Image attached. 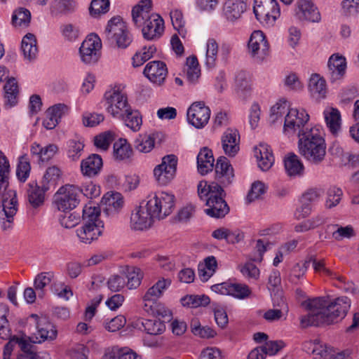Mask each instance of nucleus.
Listing matches in <instances>:
<instances>
[{"label":"nucleus","instance_id":"nucleus-4","mask_svg":"<svg viewBox=\"0 0 359 359\" xmlns=\"http://www.w3.org/2000/svg\"><path fill=\"white\" fill-rule=\"evenodd\" d=\"M287 111L283 126V133L285 135L290 136L297 133L299 137V135L311 129V127L307 125L310 116L306 111L304 109H287L286 101H283V103H277L271 107L272 121H278L279 117H281Z\"/></svg>","mask_w":359,"mask_h":359},{"label":"nucleus","instance_id":"nucleus-57","mask_svg":"<svg viewBox=\"0 0 359 359\" xmlns=\"http://www.w3.org/2000/svg\"><path fill=\"white\" fill-rule=\"evenodd\" d=\"M126 285V281L124 275H113L107 281L108 287L112 292L120 291Z\"/></svg>","mask_w":359,"mask_h":359},{"label":"nucleus","instance_id":"nucleus-18","mask_svg":"<svg viewBox=\"0 0 359 359\" xmlns=\"http://www.w3.org/2000/svg\"><path fill=\"white\" fill-rule=\"evenodd\" d=\"M30 317L36 320V331L34 334L33 343H41L46 340L52 341L57 337V330L47 318H39L36 314H32Z\"/></svg>","mask_w":359,"mask_h":359},{"label":"nucleus","instance_id":"nucleus-19","mask_svg":"<svg viewBox=\"0 0 359 359\" xmlns=\"http://www.w3.org/2000/svg\"><path fill=\"white\" fill-rule=\"evenodd\" d=\"M295 16L301 21L319 22L320 13L312 0H297Z\"/></svg>","mask_w":359,"mask_h":359},{"label":"nucleus","instance_id":"nucleus-32","mask_svg":"<svg viewBox=\"0 0 359 359\" xmlns=\"http://www.w3.org/2000/svg\"><path fill=\"white\" fill-rule=\"evenodd\" d=\"M214 161L212 151L207 147H203L197 156L198 172L203 175L212 171L214 166Z\"/></svg>","mask_w":359,"mask_h":359},{"label":"nucleus","instance_id":"nucleus-28","mask_svg":"<svg viewBox=\"0 0 359 359\" xmlns=\"http://www.w3.org/2000/svg\"><path fill=\"white\" fill-rule=\"evenodd\" d=\"M117 118L133 132L139 131L142 125V117L140 111L133 109L130 105Z\"/></svg>","mask_w":359,"mask_h":359},{"label":"nucleus","instance_id":"nucleus-43","mask_svg":"<svg viewBox=\"0 0 359 359\" xmlns=\"http://www.w3.org/2000/svg\"><path fill=\"white\" fill-rule=\"evenodd\" d=\"M218 45L214 39H209L206 44L205 65L208 68H213L216 65Z\"/></svg>","mask_w":359,"mask_h":359},{"label":"nucleus","instance_id":"nucleus-33","mask_svg":"<svg viewBox=\"0 0 359 359\" xmlns=\"http://www.w3.org/2000/svg\"><path fill=\"white\" fill-rule=\"evenodd\" d=\"M4 107L11 108L18 103V86L14 78L9 79L4 87Z\"/></svg>","mask_w":359,"mask_h":359},{"label":"nucleus","instance_id":"nucleus-53","mask_svg":"<svg viewBox=\"0 0 359 359\" xmlns=\"http://www.w3.org/2000/svg\"><path fill=\"white\" fill-rule=\"evenodd\" d=\"M109 8V0H93L90 6V13L93 17L106 13Z\"/></svg>","mask_w":359,"mask_h":359},{"label":"nucleus","instance_id":"nucleus-9","mask_svg":"<svg viewBox=\"0 0 359 359\" xmlns=\"http://www.w3.org/2000/svg\"><path fill=\"white\" fill-rule=\"evenodd\" d=\"M147 205H149V210L153 215L161 219L170 215L175 205V196L166 192L154 194V196L147 197Z\"/></svg>","mask_w":359,"mask_h":359},{"label":"nucleus","instance_id":"nucleus-27","mask_svg":"<svg viewBox=\"0 0 359 359\" xmlns=\"http://www.w3.org/2000/svg\"><path fill=\"white\" fill-rule=\"evenodd\" d=\"M246 0H226L224 13L229 21L234 22L241 18L246 11Z\"/></svg>","mask_w":359,"mask_h":359},{"label":"nucleus","instance_id":"nucleus-17","mask_svg":"<svg viewBox=\"0 0 359 359\" xmlns=\"http://www.w3.org/2000/svg\"><path fill=\"white\" fill-rule=\"evenodd\" d=\"M149 209V205H147L146 200L142 201L140 206L135 209L130 217L133 229L142 231L152 225L154 219H157V217L153 215Z\"/></svg>","mask_w":359,"mask_h":359},{"label":"nucleus","instance_id":"nucleus-15","mask_svg":"<svg viewBox=\"0 0 359 359\" xmlns=\"http://www.w3.org/2000/svg\"><path fill=\"white\" fill-rule=\"evenodd\" d=\"M210 114L211 110L204 102H194L187 109V121L195 128L202 129L208 124Z\"/></svg>","mask_w":359,"mask_h":359},{"label":"nucleus","instance_id":"nucleus-31","mask_svg":"<svg viewBox=\"0 0 359 359\" xmlns=\"http://www.w3.org/2000/svg\"><path fill=\"white\" fill-rule=\"evenodd\" d=\"M284 165L287 174L290 177H302L304 172V166L299 156L290 153L284 159Z\"/></svg>","mask_w":359,"mask_h":359},{"label":"nucleus","instance_id":"nucleus-5","mask_svg":"<svg viewBox=\"0 0 359 359\" xmlns=\"http://www.w3.org/2000/svg\"><path fill=\"white\" fill-rule=\"evenodd\" d=\"M299 153L309 163H321L326 154V144L318 126L311 127L298 137Z\"/></svg>","mask_w":359,"mask_h":359},{"label":"nucleus","instance_id":"nucleus-39","mask_svg":"<svg viewBox=\"0 0 359 359\" xmlns=\"http://www.w3.org/2000/svg\"><path fill=\"white\" fill-rule=\"evenodd\" d=\"M84 142L82 139L69 140L67 143V154L72 161H78L82 155Z\"/></svg>","mask_w":359,"mask_h":359},{"label":"nucleus","instance_id":"nucleus-40","mask_svg":"<svg viewBox=\"0 0 359 359\" xmlns=\"http://www.w3.org/2000/svg\"><path fill=\"white\" fill-rule=\"evenodd\" d=\"M126 273L125 277L128 279L126 285L128 289H136L139 287L143 278L142 270L140 268L131 266L126 269Z\"/></svg>","mask_w":359,"mask_h":359},{"label":"nucleus","instance_id":"nucleus-52","mask_svg":"<svg viewBox=\"0 0 359 359\" xmlns=\"http://www.w3.org/2000/svg\"><path fill=\"white\" fill-rule=\"evenodd\" d=\"M53 277V275L50 272H41L35 277L34 285L35 290H41V292L39 293V297H43V289L50 283Z\"/></svg>","mask_w":359,"mask_h":359},{"label":"nucleus","instance_id":"nucleus-38","mask_svg":"<svg viewBox=\"0 0 359 359\" xmlns=\"http://www.w3.org/2000/svg\"><path fill=\"white\" fill-rule=\"evenodd\" d=\"M140 324L144 331L150 335L161 334L165 330V324L159 319H141L137 325Z\"/></svg>","mask_w":359,"mask_h":359},{"label":"nucleus","instance_id":"nucleus-58","mask_svg":"<svg viewBox=\"0 0 359 359\" xmlns=\"http://www.w3.org/2000/svg\"><path fill=\"white\" fill-rule=\"evenodd\" d=\"M154 147V140L151 136H144L135 141V148L140 152L148 153Z\"/></svg>","mask_w":359,"mask_h":359},{"label":"nucleus","instance_id":"nucleus-63","mask_svg":"<svg viewBox=\"0 0 359 359\" xmlns=\"http://www.w3.org/2000/svg\"><path fill=\"white\" fill-rule=\"evenodd\" d=\"M156 309L154 308L153 305H148L147 303L144 304V309L149 312L151 310L152 313H156L158 316L162 317L164 320H170L172 318V313L169 309H165L163 306H156Z\"/></svg>","mask_w":359,"mask_h":359},{"label":"nucleus","instance_id":"nucleus-54","mask_svg":"<svg viewBox=\"0 0 359 359\" xmlns=\"http://www.w3.org/2000/svg\"><path fill=\"white\" fill-rule=\"evenodd\" d=\"M250 293L251 290L247 285L232 283L231 286L230 295L242 299L249 297Z\"/></svg>","mask_w":359,"mask_h":359},{"label":"nucleus","instance_id":"nucleus-30","mask_svg":"<svg viewBox=\"0 0 359 359\" xmlns=\"http://www.w3.org/2000/svg\"><path fill=\"white\" fill-rule=\"evenodd\" d=\"M102 167V159L98 154H91L82 160L81 170L83 175L89 177L97 175Z\"/></svg>","mask_w":359,"mask_h":359},{"label":"nucleus","instance_id":"nucleus-13","mask_svg":"<svg viewBox=\"0 0 359 359\" xmlns=\"http://www.w3.org/2000/svg\"><path fill=\"white\" fill-rule=\"evenodd\" d=\"M107 111L117 118L129 106L128 97L118 89H111L104 95Z\"/></svg>","mask_w":359,"mask_h":359},{"label":"nucleus","instance_id":"nucleus-16","mask_svg":"<svg viewBox=\"0 0 359 359\" xmlns=\"http://www.w3.org/2000/svg\"><path fill=\"white\" fill-rule=\"evenodd\" d=\"M102 44L97 35L91 34L83 41L79 48L82 62L86 64H94L99 60Z\"/></svg>","mask_w":359,"mask_h":359},{"label":"nucleus","instance_id":"nucleus-37","mask_svg":"<svg viewBox=\"0 0 359 359\" xmlns=\"http://www.w3.org/2000/svg\"><path fill=\"white\" fill-rule=\"evenodd\" d=\"M170 285V280L168 279L159 280L156 284L151 287L143 297L144 302H151L153 304L161 297L163 290L166 289Z\"/></svg>","mask_w":359,"mask_h":359},{"label":"nucleus","instance_id":"nucleus-47","mask_svg":"<svg viewBox=\"0 0 359 359\" xmlns=\"http://www.w3.org/2000/svg\"><path fill=\"white\" fill-rule=\"evenodd\" d=\"M76 3L74 0H53L51 3L53 11L67 14L74 11Z\"/></svg>","mask_w":359,"mask_h":359},{"label":"nucleus","instance_id":"nucleus-56","mask_svg":"<svg viewBox=\"0 0 359 359\" xmlns=\"http://www.w3.org/2000/svg\"><path fill=\"white\" fill-rule=\"evenodd\" d=\"M60 170L57 166H52L47 168L42 180L43 184L48 182L49 189L51 185H55L60 176Z\"/></svg>","mask_w":359,"mask_h":359},{"label":"nucleus","instance_id":"nucleus-20","mask_svg":"<svg viewBox=\"0 0 359 359\" xmlns=\"http://www.w3.org/2000/svg\"><path fill=\"white\" fill-rule=\"evenodd\" d=\"M216 183L222 187H226L231 184L234 177L233 169L225 156H219L217 159L215 165ZM215 183V182H214Z\"/></svg>","mask_w":359,"mask_h":359},{"label":"nucleus","instance_id":"nucleus-49","mask_svg":"<svg viewBox=\"0 0 359 359\" xmlns=\"http://www.w3.org/2000/svg\"><path fill=\"white\" fill-rule=\"evenodd\" d=\"M170 16L174 29L178 32L182 37H185L187 30L184 28V20L182 11L177 9L171 11Z\"/></svg>","mask_w":359,"mask_h":359},{"label":"nucleus","instance_id":"nucleus-10","mask_svg":"<svg viewBox=\"0 0 359 359\" xmlns=\"http://www.w3.org/2000/svg\"><path fill=\"white\" fill-rule=\"evenodd\" d=\"M253 12L262 24L273 26L280 15V9L276 0H255Z\"/></svg>","mask_w":359,"mask_h":359},{"label":"nucleus","instance_id":"nucleus-48","mask_svg":"<svg viewBox=\"0 0 359 359\" xmlns=\"http://www.w3.org/2000/svg\"><path fill=\"white\" fill-rule=\"evenodd\" d=\"M31 166L27 155L21 156L19 158L16 169V175L20 182H25L29 175Z\"/></svg>","mask_w":359,"mask_h":359},{"label":"nucleus","instance_id":"nucleus-26","mask_svg":"<svg viewBox=\"0 0 359 359\" xmlns=\"http://www.w3.org/2000/svg\"><path fill=\"white\" fill-rule=\"evenodd\" d=\"M308 88L311 96L316 101H320L326 97V81L318 74H313L311 76Z\"/></svg>","mask_w":359,"mask_h":359},{"label":"nucleus","instance_id":"nucleus-29","mask_svg":"<svg viewBox=\"0 0 359 359\" xmlns=\"http://www.w3.org/2000/svg\"><path fill=\"white\" fill-rule=\"evenodd\" d=\"M255 156L256 157L259 167L263 170H268L274 162V157L269 146L265 143H260L255 148Z\"/></svg>","mask_w":359,"mask_h":359},{"label":"nucleus","instance_id":"nucleus-1","mask_svg":"<svg viewBox=\"0 0 359 359\" xmlns=\"http://www.w3.org/2000/svg\"><path fill=\"white\" fill-rule=\"evenodd\" d=\"M351 303V299L347 297L336 298L327 305L323 304L321 299L310 302L307 304L310 312L301 318V327L306 328L337 323L346 316Z\"/></svg>","mask_w":359,"mask_h":359},{"label":"nucleus","instance_id":"nucleus-44","mask_svg":"<svg viewBox=\"0 0 359 359\" xmlns=\"http://www.w3.org/2000/svg\"><path fill=\"white\" fill-rule=\"evenodd\" d=\"M306 261L309 262V264L312 263L315 272L331 278H336L341 282L344 281V278L343 276H337L335 273L325 266L324 259H317L315 257H311Z\"/></svg>","mask_w":359,"mask_h":359},{"label":"nucleus","instance_id":"nucleus-34","mask_svg":"<svg viewBox=\"0 0 359 359\" xmlns=\"http://www.w3.org/2000/svg\"><path fill=\"white\" fill-rule=\"evenodd\" d=\"M325 121L330 131L336 134L341 127V114L337 109L332 107H326L323 111Z\"/></svg>","mask_w":359,"mask_h":359},{"label":"nucleus","instance_id":"nucleus-12","mask_svg":"<svg viewBox=\"0 0 359 359\" xmlns=\"http://www.w3.org/2000/svg\"><path fill=\"white\" fill-rule=\"evenodd\" d=\"M79 187L67 184L60 187L54 195L57 208L63 212L75 208L79 203Z\"/></svg>","mask_w":359,"mask_h":359},{"label":"nucleus","instance_id":"nucleus-50","mask_svg":"<svg viewBox=\"0 0 359 359\" xmlns=\"http://www.w3.org/2000/svg\"><path fill=\"white\" fill-rule=\"evenodd\" d=\"M343 191L340 188L335 186L330 187L327 191L326 208L331 209L337 206L340 203Z\"/></svg>","mask_w":359,"mask_h":359},{"label":"nucleus","instance_id":"nucleus-45","mask_svg":"<svg viewBox=\"0 0 359 359\" xmlns=\"http://www.w3.org/2000/svg\"><path fill=\"white\" fill-rule=\"evenodd\" d=\"M273 305L276 306V299L273 298ZM279 309H269L266 311L264 314V318L268 321L278 320L283 316V312L287 311V306L285 302L282 298L280 302L277 304Z\"/></svg>","mask_w":359,"mask_h":359},{"label":"nucleus","instance_id":"nucleus-41","mask_svg":"<svg viewBox=\"0 0 359 359\" xmlns=\"http://www.w3.org/2000/svg\"><path fill=\"white\" fill-rule=\"evenodd\" d=\"M133 150L126 139H119L114 144V155L116 159L125 160L132 155Z\"/></svg>","mask_w":359,"mask_h":359},{"label":"nucleus","instance_id":"nucleus-22","mask_svg":"<svg viewBox=\"0 0 359 359\" xmlns=\"http://www.w3.org/2000/svg\"><path fill=\"white\" fill-rule=\"evenodd\" d=\"M224 154L229 157H234L240 150V135L236 129L227 128L221 137Z\"/></svg>","mask_w":359,"mask_h":359},{"label":"nucleus","instance_id":"nucleus-11","mask_svg":"<svg viewBox=\"0 0 359 359\" xmlns=\"http://www.w3.org/2000/svg\"><path fill=\"white\" fill-rule=\"evenodd\" d=\"M248 52L250 57L257 63H262L269 55V44L260 30L254 31L248 41Z\"/></svg>","mask_w":359,"mask_h":359},{"label":"nucleus","instance_id":"nucleus-24","mask_svg":"<svg viewBox=\"0 0 359 359\" xmlns=\"http://www.w3.org/2000/svg\"><path fill=\"white\" fill-rule=\"evenodd\" d=\"M166 65L159 60L149 62L144 69V74L154 83L162 84L167 76Z\"/></svg>","mask_w":359,"mask_h":359},{"label":"nucleus","instance_id":"nucleus-35","mask_svg":"<svg viewBox=\"0 0 359 359\" xmlns=\"http://www.w3.org/2000/svg\"><path fill=\"white\" fill-rule=\"evenodd\" d=\"M235 89L238 95L245 99L250 92L249 74L245 71H239L235 76Z\"/></svg>","mask_w":359,"mask_h":359},{"label":"nucleus","instance_id":"nucleus-14","mask_svg":"<svg viewBox=\"0 0 359 359\" xmlns=\"http://www.w3.org/2000/svg\"><path fill=\"white\" fill-rule=\"evenodd\" d=\"M177 158L173 155H167L162 158L161 164L155 167L154 175L158 184L165 186L174 178L177 170Z\"/></svg>","mask_w":359,"mask_h":359},{"label":"nucleus","instance_id":"nucleus-8","mask_svg":"<svg viewBox=\"0 0 359 359\" xmlns=\"http://www.w3.org/2000/svg\"><path fill=\"white\" fill-rule=\"evenodd\" d=\"M104 37L109 43H115L121 48H127L133 41L126 24L120 16L114 17L109 20L104 32Z\"/></svg>","mask_w":359,"mask_h":359},{"label":"nucleus","instance_id":"nucleus-61","mask_svg":"<svg viewBox=\"0 0 359 359\" xmlns=\"http://www.w3.org/2000/svg\"><path fill=\"white\" fill-rule=\"evenodd\" d=\"M104 116L102 114L85 113L83 115V123L85 126L94 127L104 121Z\"/></svg>","mask_w":359,"mask_h":359},{"label":"nucleus","instance_id":"nucleus-64","mask_svg":"<svg viewBox=\"0 0 359 359\" xmlns=\"http://www.w3.org/2000/svg\"><path fill=\"white\" fill-rule=\"evenodd\" d=\"M69 108L65 104H57L48 109L46 111L49 115L56 118L60 122L61 118L68 112Z\"/></svg>","mask_w":359,"mask_h":359},{"label":"nucleus","instance_id":"nucleus-2","mask_svg":"<svg viewBox=\"0 0 359 359\" xmlns=\"http://www.w3.org/2000/svg\"><path fill=\"white\" fill-rule=\"evenodd\" d=\"M10 164L7 157L0 151V224L4 231L13 228L14 216L18 211V200L15 190L9 188Z\"/></svg>","mask_w":359,"mask_h":359},{"label":"nucleus","instance_id":"nucleus-23","mask_svg":"<svg viewBox=\"0 0 359 359\" xmlns=\"http://www.w3.org/2000/svg\"><path fill=\"white\" fill-rule=\"evenodd\" d=\"M327 76L332 83L343 79L346 74V58L338 54H333L327 62Z\"/></svg>","mask_w":359,"mask_h":359},{"label":"nucleus","instance_id":"nucleus-62","mask_svg":"<svg viewBox=\"0 0 359 359\" xmlns=\"http://www.w3.org/2000/svg\"><path fill=\"white\" fill-rule=\"evenodd\" d=\"M309 267V262L305 261L304 263H297L292 269L290 274V281L295 282V280L302 278L307 271Z\"/></svg>","mask_w":359,"mask_h":359},{"label":"nucleus","instance_id":"nucleus-6","mask_svg":"<svg viewBox=\"0 0 359 359\" xmlns=\"http://www.w3.org/2000/svg\"><path fill=\"white\" fill-rule=\"evenodd\" d=\"M198 195L201 200L206 201L208 208L205 212L211 217L222 218L229 212V207L224 199L226 194L217 183L201 181L198 184Z\"/></svg>","mask_w":359,"mask_h":359},{"label":"nucleus","instance_id":"nucleus-46","mask_svg":"<svg viewBox=\"0 0 359 359\" xmlns=\"http://www.w3.org/2000/svg\"><path fill=\"white\" fill-rule=\"evenodd\" d=\"M31 20V13L25 8H19L12 15V23L14 26H28Z\"/></svg>","mask_w":359,"mask_h":359},{"label":"nucleus","instance_id":"nucleus-3","mask_svg":"<svg viewBox=\"0 0 359 359\" xmlns=\"http://www.w3.org/2000/svg\"><path fill=\"white\" fill-rule=\"evenodd\" d=\"M151 0H141L132 10L135 25L142 27L143 37L149 41L158 39L164 32V21L158 14L152 13Z\"/></svg>","mask_w":359,"mask_h":359},{"label":"nucleus","instance_id":"nucleus-51","mask_svg":"<svg viewBox=\"0 0 359 359\" xmlns=\"http://www.w3.org/2000/svg\"><path fill=\"white\" fill-rule=\"evenodd\" d=\"M267 190V187L261 181H256L252 183L251 189L247 196V201L249 203L255 201L261 198Z\"/></svg>","mask_w":359,"mask_h":359},{"label":"nucleus","instance_id":"nucleus-42","mask_svg":"<svg viewBox=\"0 0 359 359\" xmlns=\"http://www.w3.org/2000/svg\"><path fill=\"white\" fill-rule=\"evenodd\" d=\"M210 298L205 295H187L181 299V302L183 306L197 308L198 306H205L210 304Z\"/></svg>","mask_w":359,"mask_h":359},{"label":"nucleus","instance_id":"nucleus-25","mask_svg":"<svg viewBox=\"0 0 359 359\" xmlns=\"http://www.w3.org/2000/svg\"><path fill=\"white\" fill-rule=\"evenodd\" d=\"M102 203L105 205L103 212L108 216L117 215L124 204L122 195L118 192L107 193L102 197Z\"/></svg>","mask_w":359,"mask_h":359},{"label":"nucleus","instance_id":"nucleus-7","mask_svg":"<svg viewBox=\"0 0 359 359\" xmlns=\"http://www.w3.org/2000/svg\"><path fill=\"white\" fill-rule=\"evenodd\" d=\"M100 210L97 207L86 205L83 210V224L76 229L81 242L90 244L97 241L104 231V224L100 218Z\"/></svg>","mask_w":359,"mask_h":359},{"label":"nucleus","instance_id":"nucleus-59","mask_svg":"<svg viewBox=\"0 0 359 359\" xmlns=\"http://www.w3.org/2000/svg\"><path fill=\"white\" fill-rule=\"evenodd\" d=\"M238 269L245 278L255 280L259 278V269L252 262H247L244 265L238 266Z\"/></svg>","mask_w":359,"mask_h":359},{"label":"nucleus","instance_id":"nucleus-55","mask_svg":"<svg viewBox=\"0 0 359 359\" xmlns=\"http://www.w3.org/2000/svg\"><path fill=\"white\" fill-rule=\"evenodd\" d=\"M341 6L344 15L347 17L359 14V0H343Z\"/></svg>","mask_w":359,"mask_h":359},{"label":"nucleus","instance_id":"nucleus-60","mask_svg":"<svg viewBox=\"0 0 359 359\" xmlns=\"http://www.w3.org/2000/svg\"><path fill=\"white\" fill-rule=\"evenodd\" d=\"M79 194H83L88 198H96L100 194V188L92 182L83 184L79 187Z\"/></svg>","mask_w":359,"mask_h":359},{"label":"nucleus","instance_id":"nucleus-21","mask_svg":"<svg viewBox=\"0 0 359 359\" xmlns=\"http://www.w3.org/2000/svg\"><path fill=\"white\" fill-rule=\"evenodd\" d=\"M39 184L36 181L28 183L27 189V199L32 208L42 205L45 201L46 192L50 189L48 182Z\"/></svg>","mask_w":359,"mask_h":359},{"label":"nucleus","instance_id":"nucleus-36","mask_svg":"<svg viewBox=\"0 0 359 359\" xmlns=\"http://www.w3.org/2000/svg\"><path fill=\"white\" fill-rule=\"evenodd\" d=\"M21 49L25 59L32 61L36 59L38 48L36 46V39L33 34H27L22 40Z\"/></svg>","mask_w":359,"mask_h":359}]
</instances>
